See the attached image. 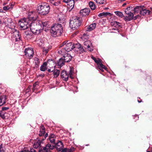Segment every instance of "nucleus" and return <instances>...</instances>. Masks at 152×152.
Masks as SVG:
<instances>
[{
	"mask_svg": "<svg viewBox=\"0 0 152 152\" xmlns=\"http://www.w3.org/2000/svg\"><path fill=\"white\" fill-rule=\"evenodd\" d=\"M95 62L98 65H99L101 63H102L101 60L99 58H97V59H96Z\"/></svg>",
	"mask_w": 152,
	"mask_h": 152,
	"instance_id": "42",
	"label": "nucleus"
},
{
	"mask_svg": "<svg viewBox=\"0 0 152 152\" xmlns=\"http://www.w3.org/2000/svg\"><path fill=\"white\" fill-rule=\"evenodd\" d=\"M137 18V17L136 16H134V17H133V19H134V20H136Z\"/></svg>",
	"mask_w": 152,
	"mask_h": 152,
	"instance_id": "55",
	"label": "nucleus"
},
{
	"mask_svg": "<svg viewBox=\"0 0 152 152\" xmlns=\"http://www.w3.org/2000/svg\"><path fill=\"white\" fill-rule=\"evenodd\" d=\"M84 45L86 46V47H85V48H87L88 50L91 51H92L93 50V48L91 46V44L90 41H86L84 43Z\"/></svg>",
	"mask_w": 152,
	"mask_h": 152,
	"instance_id": "16",
	"label": "nucleus"
},
{
	"mask_svg": "<svg viewBox=\"0 0 152 152\" xmlns=\"http://www.w3.org/2000/svg\"><path fill=\"white\" fill-rule=\"evenodd\" d=\"M63 32V27L61 24H53L51 26L50 33L52 36L56 37L61 36Z\"/></svg>",
	"mask_w": 152,
	"mask_h": 152,
	"instance_id": "2",
	"label": "nucleus"
},
{
	"mask_svg": "<svg viewBox=\"0 0 152 152\" xmlns=\"http://www.w3.org/2000/svg\"><path fill=\"white\" fill-rule=\"evenodd\" d=\"M126 3H124V4L123 5V6H124L126 4Z\"/></svg>",
	"mask_w": 152,
	"mask_h": 152,
	"instance_id": "57",
	"label": "nucleus"
},
{
	"mask_svg": "<svg viewBox=\"0 0 152 152\" xmlns=\"http://www.w3.org/2000/svg\"><path fill=\"white\" fill-rule=\"evenodd\" d=\"M15 31L14 32V35H15V40L16 41L20 40V36L19 34V31L17 30H15Z\"/></svg>",
	"mask_w": 152,
	"mask_h": 152,
	"instance_id": "22",
	"label": "nucleus"
},
{
	"mask_svg": "<svg viewBox=\"0 0 152 152\" xmlns=\"http://www.w3.org/2000/svg\"><path fill=\"white\" fill-rule=\"evenodd\" d=\"M3 4H4V5H5V4L4 3Z\"/></svg>",
	"mask_w": 152,
	"mask_h": 152,
	"instance_id": "64",
	"label": "nucleus"
},
{
	"mask_svg": "<svg viewBox=\"0 0 152 152\" xmlns=\"http://www.w3.org/2000/svg\"><path fill=\"white\" fill-rule=\"evenodd\" d=\"M1 21L0 20V24L1 23Z\"/></svg>",
	"mask_w": 152,
	"mask_h": 152,
	"instance_id": "60",
	"label": "nucleus"
},
{
	"mask_svg": "<svg viewBox=\"0 0 152 152\" xmlns=\"http://www.w3.org/2000/svg\"><path fill=\"white\" fill-rule=\"evenodd\" d=\"M47 65V64L46 62H44L40 67V70L43 72L45 71L46 69Z\"/></svg>",
	"mask_w": 152,
	"mask_h": 152,
	"instance_id": "29",
	"label": "nucleus"
},
{
	"mask_svg": "<svg viewBox=\"0 0 152 152\" xmlns=\"http://www.w3.org/2000/svg\"><path fill=\"white\" fill-rule=\"evenodd\" d=\"M131 8H132V7H127L125 10V13L131 12L130 11Z\"/></svg>",
	"mask_w": 152,
	"mask_h": 152,
	"instance_id": "41",
	"label": "nucleus"
},
{
	"mask_svg": "<svg viewBox=\"0 0 152 152\" xmlns=\"http://www.w3.org/2000/svg\"><path fill=\"white\" fill-rule=\"evenodd\" d=\"M75 0H69L67 3V5L69 6L71 9L73 8L75 4Z\"/></svg>",
	"mask_w": 152,
	"mask_h": 152,
	"instance_id": "27",
	"label": "nucleus"
},
{
	"mask_svg": "<svg viewBox=\"0 0 152 152\" xmlns=\"http://www.w3.org/2000/svg\"><path fill=\"white\" fill-rule=\"evenodd\" d=\"M24 152H36V150L33 148H30L27 151L26 150H24Z\"/></svg>",
	"mask_w": 152,
	"mask_h": 152,
	"instance_id": "40",
	"label": "nucleus"
},
{
	"mask_svg": "<svg viewBox=\"0 0 152 152\" xmlns=\"http://www.w3.org/2000/svg\"><path fill=\"white\" fill-rule=\"evenodd\" d=\"M82 18L77 16L73 17L70 20V27L73 30L78 28L80 26Z\"/></svg>",
	"mask_w": 152,
	"mask_h": 152,
	"instance_id": "4",
	"label": "nucleus"
},
{
	"mask_svg": "<svg viewBox=\"0 0 152 152\" xmlns=\"http://www.w3.org/2000/svg\"><path fill=\"white\" fill-rule=\"evenodd\" d=\"M90 10L89 8H85L80 11V14L83 17L89 15Z\"/></svg>",
	"mask_w": 152,
	"mask_h": 152,
	"instance_id": "11",
	"label": "nucleus"
},
{
	"mask_svg": "<svg viewBox=\"0 0 152 152\" xmlns=\"http://www.w3.org/2000/svg\"><path fill=\"white\" fill-rule=\"evenodd\" d=\"M37 88V87H34L33 86V88H32V91L33 92L35 90H36Z\"/></svg>",
	"mask_w": 152,
	"mask_h": 152,
	"instance_id": "50",
	"label": "nucleus"
},
{
	"mask_svg": "<svg viewBox=\"0 0 152 152\" xmlns=\"http://www.w3.org/2000/svg\"><path fill=\"white\" fill-rule=\"evenodd\" d=\"M60 71L59 70L54 69L53 71V74L54 78H57L59 76Z\"/></svg>",
	"mask_w": 152,
	"mask_h": 152,
	"instance_id": "25",
	"label": "nucleus"
},
{
	"mask_svg": "<svg viewBox=\"0 0 152 152\" xmlns=\"http://www.w3.org/2000/svg\"><path fill=\"white\" fill-rule=\"evenodd\" d=\"M63 55H64V56L62 58L65 62H69L72 58V57L70 55L66 53H64Z\"/></svg>",
	"mask_w": 152,
	"mask_h": 152,
	"instance_id": "12",
	"label": "nucleus"
},
{
	"mask_svg": "<svg viewBox=\"0 0 152 152\" xmlns=\"http://www.w3.org/2000/svg\"><path fill=\"white\" fill-rule=\"evenodd\" d=\"M49 49L48 48H43L42 49L43 54L46 55L48 52Z\"/></svg>",
	"mask_w": 152,
	"mask_h": 152,
	"instance_id": "38",
	"label": "nucleus"
},
{
	"mask_svg": "<svg viewBox=\"0 0 152 152\" xmlns=\"http://www.w3.org/2000/svg\"><path fill=\"white\" fill-rule=\"evenodd\" d=\"M49 139L51 143H54L55 141V135L51 134L49 137Z\"/></svg>",
	"mask_w": 152,
	"mask_h": 152,
	"instance_id": "28",
	"label": "nucleus"
},
{
	"mask_svg": "<svg viewBox=\"0 0 152 152\" xmlns=\"http://www.w3.org/2000/svg\"><path fill=\"white\" fill-rule=\"evenodd\" d=\"M96 23H93L89 26H86V30L87 31H90L94 29L96 27Z\"/></svg>",
	"mask_w": 152,
	"mask_h": 152,
	"instance_id": "17",
	"label": "nucleus"
},
{
	"mask_svg": "<svg viewBox=\"0 0 152 152\" xmlns=\"http://www.w3.org/2000/svg\"><path fill=\"white\" fill-rule=\"evenodd\" d=\"M34 61L35 67H37L39 65L40 61L39 59L35 57L34 59Z\"/></svg>",
	"mask_w": 152,
	"mask_h": 152,
	"instance_id": "33",
	"label": "nucleus"
},
{
	"mask_svg": "<svg viewBox=\"0 0 152 152\" xmlns=\"http://www.w3.org/2000/svg\"><path fill=\"white\" fill-rule=\"evenodd\" d=\"M4 150L2 147V145L1 144L0 145V152H4Z\"/></svg>",
	"mask_w": 152,
	"mask_h": 152,
	"instance_id": "43",
	"label": "nucleus"
},
{
	"mask_svg": "<svg viewBox=\"0 0 152 152\" xmlns=\"http://www.w3.org/2000/svg\"><path fill=\"white\" fill-rule=\"evenodd\" d=\"M91 58L94 61V62H95V61L96 60V59H97L96 58L92 56L91 57Z\"/></svg>",
	"mask_w": 152,
	"mask_h": 152,
	"instance_id": "52",
	"label": "nucleus"
},
{
	"mask_svg": "<svg viewBox=\"0 0 152 152\" xmlns=\"http://www.w3.org/2000/svg\"><path fill=\"white\" fill-rule=\"evenodd\" d=\"M143 7V6H139L135 7L134 9V12H138L139 10H140Z\"/></svg>",
	"mask_w": 152,
	"mask_h": 152,
	"instance_id": "31",
	"label": "nucleus"
},
{
	"mask_svg": "<svg viewBox=\"0 0 152 152\" xmlns=\"http://www.w3.org/2000/svg\"><path fill=\"white\" fill-rule=\"evenodd\" d=\"M50 10L48 4L44 3L39 6L37 9L38 12L41 15H44L48 14Z\"/></svg>",
	"mask_w": 152,
	"mask_h": 152,
	"instance_id": "6",
	"label": "nucleus"
},
{
	"mask_svg": "<svg viewBox=\"0 0 152 152\" xmlns=\"http://www.w3.org/2000/svg\"><path fill=\"white\" fill-rule=\"evenodd\" d=\"M48 134L46 133L45 135V138L47 137L48 136Z\"/></svg>",
	"mask_w": 152,
	"mask_h": 152,
	"instance_id": "56",
	"label": "nucleus"
},
{
	"mask_svg": "<svg viewBox=\"0 0 152 152\" xmlns=\"http://www.w3.org/2000/svg\"><path fill=\"white\" fill-rule=\"evenodd\" d=\"M54 148V146L51 145L50 144H47L45 147H42L43 151L44 152H48L50 149H53Z\"/></svg>",
	"mask_w": 152,
	"mask_h": 152,
	"instance_id": "15",
	"label": "nucleus"
},
{
	"mask_svg": "<svg viewBox=\"0 0 152 152\" xmlns=\"http://www.w3.org/2000/svg\"><path fill=\"white\" fill-rule=\"evenodd\" d=\"M114 12L116 15L122 18L123 16V15L121 12L119 11H115Z\"/></svg>",
	"mask_w": 152,
	"mask_h": 152,
	"instance_id": "39",
	"label": "nucleus"
},
{
	"mask_svg": "<svg viewBox=\"0 0 152 152\" xmlns=\"http://www.w3.org/2000/svg\"><path fill=\"white\" fill-rule=\"evenodd\" d=\"M63 16L62 17H60V16L58 17V21L59 23L64 24L65 23V18Z\"/></svg>",
	"mask_w": 152,
	"mask_h": 152,
	"instance_id": "35",
	"label": "nucleus"
},
{
	"mask_svg": "<svg viewBox=\"0 0 152 152\" xmlns=\"http://www.w3.org/2000/svg\"><path fill=\"white\" fill-rule=\"evenodd\" d=\"M114 25H116V26H117V27H118L120 26V23L119 22L117 21H115L114 22Z\"/></svg>",
	"mask_w": 152,
	"mask_h": 152,
	"instance_id": "45",
	"label": "nucleus"
},
{
	"mask_svg": "<svg viewBox=\"0 0 152 152\" xmlns=\"http://www.w3.org/2000/svg\"><path fill=\"white\" fill-rule=\"evenodd\" d=\"M74 45L72 42L68 41H65L61 45V47H62L61 50L58 51L59 53L63 55L64 53L66 52H68L71 51L74 48Z\"/></svg>",
	"mask_w": 152,
	"mask_h": 152,
	"instance_id": "3",
	"label": "nucleus"
},
{
	"mask_svg": "<svg viewBox=\"0 0 152 152\" xmlns=\"http://www.w3.org/2000/svg\"><path fill=\"white\" fill-rule=\"evenodd\" d=\"M136 16L137 17V18L139 17V15H137Z\"/></svg>",
	"mask_w": 152,
	"mask_h": 152,
	"instance_id": "59",
	"label": "nucleus"
},
{
	"mask_svg": "<svg viewBox=\"0 0 152 152\" xmlns=\"http://www.w3.org/2000/svg\"><path fill=\"white\" fill-rule=\"evenodd\" d=\"M38 16L36 12L31 11L28 12V18H27L29 21L34 23H37L35 22L38 18Z\"/></svg>",
	"mask_w": 152,
	"mask_h": 152,
	"instance_id": "7",
	"label": "nucleus"
},
{
	"mask_svg": "<svg viewBox=\"0 0 152 152\" xmlns=\"http://www.w3.org/2000/svg\"><path fill=\"white\" fill-rule=\"evenodd\" d=\"M0 116L3 119H6L9 117V114L7 113H4L3 111H0Z\"/></svg>",
	"mask_w": 152,
	"mask_h": 152,
	"instance_id": "20",
	"label": "nucleus"
},
{
	"mask_svg": "<svg viewBox=\"0 0 152 152\" xmlns=\"http://www.w3.org/2000/svg\"><path fill=\"white\" fill-rule=\"evenodd\" d=\"M50 2L56 7H58L60 5L61 1L60 0H50Z\"/></svg>",
	"mask_w": 152,
	"mask_h": 152,
	"instance_id": "23",
	"label": "nucleus"
},
{
	"mask_svg": "<svg viewBox=\"0 0 152 152\" xmlns=\"http://www.w3.org/2000/svg\"><path fill=\"white\" fill-rule=\"evenodd\" d=\"M36 23L37 24L35 25V28H36L38 30H39V29L37 28L39 27L40 26L43 28H44L45 27H46L48 25V22L47 21H42L39 20L37 21V23Z\"/></svg>",
	"mask_w": 152,
	"mask_h": 152,
	"instance_id": "9",
	"label": "nucleus"
},
{
	"mask_svg": "<svg viewBox=\"0 0 152 152\" xmlns=\"http://www.w3.org/2000/svg\"><path fill=\"white\" fill-rule=\"evenodd\" d=\"M13 5H12V4H11V8H12V7H13Z\"/></svg>",
	"mask_w": 152,
	"mask_h": 152,
	"instance_id": "58",
	"label": "nucleus"
},
{
	"mask_svg": "<svg viewBox=\"0 0 152 152\" xmlns=\"http://www.w3.org/2000/svg\"><path fill=\"white\" fill-rule=\"evenodd\" d=\"M19 25L20 27L23 30H25L30 27L31 31L34 34H39L42 29L40 28L38 30L35 28L36 25V23L30 22L27 18H23L19 21Z\"/></svg>",
	"mask_w": 152,
	"mask_h": 152,
	"instance_id": "1",
	"label": "nucleus"
},
{
	"mask_svg": "<svg viewBox=\"0 0 152 152\" xmlns=\"http://www.w3.org/2000/svg\"><path fill=\"white\" fill-rule=\"evenodd\" d=\"M150 13V11L146 9H143L140 11V14L141 15L144 16L146 14L149 15Z\"/></svg>",
	"mask_w": 152,
	"mask_h": 152,
	"instance_id": "24",
	"label": "nucleus"
},
{
	"mask_svg": "<svg viewBox=\"0 0 152 152\" xmlns=\"http://www.w3.org/2000/svg\"><path fill=\"white\" fill-rule=\"evenodd\" d=\"M89 5L91 9L93 10H94L96 8L95 4L92 1H90L89 2Z\"/></svg>",
	"mask_w": 152,
	"mask_h": 152,
	"instance_id": "36",
	"label": "nucleus"
},
{
	"mask_svg": "<svg viewBox=\"0 0 152 152\" xmlns=\"http://www.w3.org/2000/svg\"><path fill=\"white\" fill-rule=\"evenodd\" d=\"M135 118H136V120H137L138 119V117L137 116V115L135 116Z\"/></svg>",
	"mask_w": 152,
	"mask_h": 152,
	"instance_id": "54",
	"label": "nucleus"
},
{
	"mask_svg": "<svg viewBox=\"0 0 152 152\" xmlns=\"http://www.w3.org/2000/svg\"><path fill=\"white\" fill-rule=\"evenodd\" d=\"M70 70L69 73L66 71L63 70L61 73V77L62 79L65 81H67L69 77L71 79L74 78L73 74L74 73V68L72 67H70Z\"/></svg>",
	"mask_w": 152,
	"mask_h": 152,
	"instance_id": "5",
	"label": "nucleus"
},
{
	"mask_svg": "<svg viewBox=\"0 0 152 152\" xmlns=\"http://www.w3.org/2000/svg\"><path fill=\"white\" fill-rule=\"evenodd\" d=\"M56 82H57V83H58L59 82H58V81L57 82V81H56Z\"/></svg>",
	"mask_w": 152,
	"mask_h": 152,
	"instance_id": "62",
	"label": "nucleus"
},
{
	"mask_svg": "<svg viewBox=\"0 0 152 152\" xmlns=\"http://www.w3.org/2000/svg\"><path fill=\"white\" fill-rule=\"evenodd\" d=\"M25 55L28 59L32 58L34 54V51L31 48H26L24 50Z\"/></svg>",
	"mask_w": 152,
	"mask_h": 152,
	"instance_id": "8",
	"label": "nucleus"
},
{
	"mask_svg": "<svg viewBox=\"0 0 152 152\" xmlns=\"http://www.w3.org/2000/svg\"><path fill=\"white\" fill-rule=\"evenodd\" d=\"M74 150V148L72 147L70 149L65 148L62 150V152H72Z\"/></svg>",
	"mask_w": 152,
	"mask_h": 152,
	"instance_id": "34",
	"label": "nucleus"
},
{
	"mask_svg": "<svg viewBox=\"0 0 152 152\" xmlns=\"http://www.w3.org/2000/svg\"><path fill=\"white\" fill-rule=\"evenodd\" d=\"M65 62L63 58H60L58 61H57L56 63V65H57L58 68H60L64 65Z\"/></svg>",
	"mask_w": 152,
	"mask_h": 152,
	"instance_id": "18",
	"label": "nucleus"
},
{
	"mask_svg": "<svg viewBox=\"0 0 152 152\" xmlns=\"http://www.w3.org/2000/svg\"><path fill=\"white\" fill-rule=\"evenodd\" d=\"M33 86L34 87H37L38 86V82H35L33 85Z\"/></svg>",
	"mask_w": 152,
	"mask_h": 152,
	"instance_id": "48",
	"label": "nucleus"
},
{
	"mask_svg": "<svg viewBox=\"0 0 152 152\" xmlns=\"http://www.w3.org/2000/svg\"><path fill=\"white\" fill-rule=\"evenodd\" d=\"M94 1L98 5L103 4L106 1V0H94Z\"/></svg>",
	"mask_w": 152,
	"mask_h": 152,
	"instance_id": "32",
	"label": "nucleus"
},
{
	"mask_svg": "<svg viewBox=\"0 0 152 152\" xmlns=\"http://www.w3.org/2000/svg\"><path fill=\"white\" fill-rule=\"evenodd\" d=\"M54 69V68H50V69H48V71L49 72H53Z\"/></svg>",
	"mask_w": 152,
	"mask_h": 152,
	"instance_id": "49",
	"label": "nucleus"
},
{
	"mask_svg": "<svg viewBox=\"0 0 152 152\" xmlns=\"http://www.w3.org/2000/svg\"><path fill=\"white\" fill-rule=\"evenodd\" d=\"M127 15L124 18V19L125 21H129L133 19V14L132 12L126 13Z\"/></svg>",
	"mask_w": 152,
	"mask_h": 152,
	"instance_id": "13",
	"label": "nucleus"
},
{
	"mask_svg": "<svg viewBox=\"0 0 152 152\" xmlns=\"http://www.w3.org/2000/svg\"><path fill=\"white\" fill-rule=\"evenodd\" d=\"M31 86H29L28 87L26 90V93H27L31 91Z\"/></svg>",
	"mask_w": 152,
	"mask_h": 152,
	"instance_id": "46",
	"label": "nucleus"
},
{
	"mask_svg": "<svg viewBox=\"0 0 152 152\" xmlns=\"http://www.w3.org/2000/svg\"><path fill=\"white\" fill-rule=\"evenodd\" d=\"M63 143L61 141H58L56 144V149L59 151H61L62 152V150H63Z\"/></svg>",
	"mask_w": 152,
	"mask_h": 152,
	"instance_id": "14",
	"label": "nucleus"
},
{
	"mask_svg": "<svg viewBox=\"0 0 152 152\" xmlns=\"http://www.w3.org/2000/svg\"><path fill=\"white\" fill-rule=\"evenodd\" d=\"M137 101L139 103H140L142 102V100L140 98H138Z\"/></svg>",
	"mask_w": 152,
	"mask_h": 152,
	"instance_id": "51",
	"label": "nucleus"
},
{
	"mask_svg": "<svg viewBox=\"0 0 152 152\" xmlns=\"http://www.w3.org/2000/svg\"><path fill=\"white\" fill-rule=\"evenodd\" d=\"M10 9V7L9 6H4L3 7L4 10L6 11Z\"/></svg>",
	"mask_w": 152,
	"mask_h": 152,
	"instance_id": "44",
	"label": "nucleus"
},
{
	"mask_svg": "<svg viewBox=\"0 0 152 152\" xmlns=\"http://www.w3.org/2000/svg\"><path fill=\"white\" fill-rule=\"evenodd\" d=\"M110 14V13L109 12H102L99 14L98 15L99 17H102L105 16L107 15Z\"/></svg>",
	"mask_w": 152,
	"mask_h": 152,
	"instance_id": "37",
	"label": "nucleus"
},
{
	"mask_svg": "<svg viewBox=\"0 0 152 152\" xmlns=\"http://www.w3.org/2000/svg\"><path fill=\"white\" fill-rule=\"evenodd\" d=\"M9 107H2L1 108V110H2V111L6 110H8L9 109Z\"/></svg>",
	"mask_w": 152,
	"mask_h": 152,
	"instance_id": "47",
	"label": "nucleus"
},
{
	"mask_svg": "<svg viewBox=\"0 0 152 152\" xmlns=\"http://www.w3.org/2000/svg\"><path fill=\"white\" fill-rule=\"evenodd\" d=\"M33 146L34 148H39L41 151H43L42 147L41 145V142L40 141H38L37 142H34V144Z\"/></svg>",
	"mask_w": 152,
	"mask_h": 152,
	"instance_id": "21",
	"label": "nucleus"
},
{
	"mask_svg": "<svg viewBox=\"0 0 152 152\" xmlns=\"http://www.w3.org/2000/svg\"><path fill=\"white\" fill-rule=\"evenodd\" d=\"M50 61H52V62H53V61L52 60H51Z\"/></svg>",
	"mask_w": 152,
	"mask_h": 152,
	"instance_id": "61",
	"label": "nucleus"
},
{
	"mask_svg": "<svg viewBox=\"0 0 152 152\" xmlns=\"http://www.w3.org/2000/svg\"><path fill=\"white\" fill-rule=\"evenodd\" d=\"M147 152H150V151H147Z\"/></svg>",
	"mask_w": 152,
	"mask_h": 152,
	"instance_id": "63",
	"label": "nucleus"
},
{
	"mask_svg": "<svg viewBox=\"0 0 152 152\" xmlns=\"http://www.w3.org/2000/svg\"><path fill=\"white\" fill-rule=\"evenodd\" d=\"M69 0H63V1L64 2L67 3L68 2Z\"/></svg>",
	"mask_w": 152,
	"mask_h": 152,
	"instance_id": "53",
	"label": "nucleus"
},
{
	"mask_svg": "<svg viewBox=\"0 0 152 152\" xmlns=\"http://www.w3.org/2000/svg\"><path fill=\"white\" fill-rule=\"evenodd\" d=\"M74 48L75 50L78 53L81 54L84 52L83 48L79 43L75 44Z\"/></svg>",
	"mask_w": 152,
	"mask_h": 152,
	"instance_id": "10",
	"label": "nucleus"
},
{
	"mask_svg": "<svg viewBox=\"0 0 152 152\" xmlns=\"http://www.w3.org/2000/svg\"><path fill=\"white\" fill-rule=\"evenodd\" d=\"M98 67L102 72H103V69L106 70L107 69L106 67L102 63H101L98 66Z\"/></svg>",
	"mask_w": 152,
	"mask_h": 152,
	"instance_id": "30",
	"label": "nucleus"
},
{
	"mask_svg": "<svg viewBox=\"0 0 152 152\" xmlns=\"http://www.w3.org/2000/svg\"><path fill=\"white\" fill-rule=\"evenodd\" d=\"M45 133V128L44 127L41 125L40 127V129L39 133V135L40 136H43Z\"/></svg>",
	"mask_w": 152,
	"mask_h": 152,
	"instance_id": "26",
	"label": "nucleus"
},
{
	"mask_svg": "<svg viewBox=\"0 0 152 152\" xmlns=\"http://www.w3.org/2000/svg\"><path fill=\"white\" fill-rule=\"evenodd\" d=\"M7 100V96L5 95L0 96V104H4L6 103Z\"/></svg>",
	"mask_w": 152,
	"mask_h": 152,
	"instance_id": "19",
	"label": "nucleus"
}]
</instances>
